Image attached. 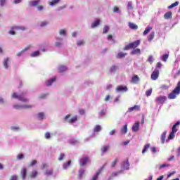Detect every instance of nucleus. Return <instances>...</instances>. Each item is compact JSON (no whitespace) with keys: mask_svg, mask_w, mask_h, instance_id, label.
Masks as SVG:
<instances>
[{"mask_svg":"<svg viewBox=\"0 0 180 180\" xmlns=\"http://www.w3.org/2000/svg\"><path fill=\"white\" fill-rule=\"evenodd\" d=\"M180 94V82L177 83L175 89L168 95L169 99H175L177 95Z\"/></svg>","mask_w":180,"mask_h":180,"instance_id":"1","label":"nucleus"},{"mask_svg":"<svg viewBox=\"0 0 180 180\" xmlns=\"http://www.w3.org/2000/svg\"><path fill=\"white\" fill-rule=\"evenodd\" d=\"M140 43H141L140 40H136L134 42L129 43L128 45L124 46V50H131V49H136L140 46Z\"/></svg>","mask_w":180,"mask_h":180,"instance_id":"2","label":"nucleus"},{"mask_svg":"<svg viewBox=\"0 0 180 180\" xmlns=\"http://www.w3.org/2000/svg\"><path fill=\"white\" fill-rule=\"evenodd\" d=\"M70 117H71V115L70 114L67 115L64 118L65 122H67L68 123H70V124H72V123H75V122L78 120V117L77 116H74L70 120H68L70 119Z\"/></svg>","mask_w":180,"mask_h":180,"instance_id":"3","label":"nucleus"},{"mask_svg":"<svg viewBox=\"0 0 180 180\" xmlns=\"http://www.w3.org/2000/svg\"><path fill=\"white\" fill-rule=\"evenodd\" d=\"M12 98H13L14 99H18V101H20L21 102H27L28 100L27 98H25L22 95H18L17 93H13L12 95Z\"/></svg>","mask_w":180,"mask_h":180,"instance_id":"4","label":"nucleus"},{"mask_svg":"<svg viewBox=\"0 0 180 180\" xmlns=\"http://www.w3.org/2000/svg\"><path fill=\"white\" fill-rule=\"evenodd\" d=\"M166 101H167V96H159L155 98V102L157 105H160V103L161 105H164V103H165Z\"/></svg>","mask_w":180,"mask_h":180,"instance_id":"5","label":"nucleus"},{"mask_svg":"<svg viewBox=\"0 0 180 180\" xmlns=\"http://www.w3.org/2000/svg\"><path fill=\"white\" fill-rule=\"evenodd\" d=\"M158 77H160V70L155 68L152 72L150 78L153 81H157V79H158Z\"/></svg>","mask_w":180,"mask_h":180,"instance_id":"6","label":"nucleus"},{"mask_svg":"<svg viewBox=\"0 0 180 180\" xmlns=\"http://www.w3.org/2000/svg\"><path fill=\"white\" fill-rule=\"evenodd\" d=\"M88 162H91V160L88 157H83L79 160V165L80 167H85Z\"/></svg>","mask_w":180,"mask_h":180,"instance_id":"7","label":"nucleus"},{"mask_svg":"<svg viewBox=\"0 0 180 180\" xmlns=\"http://www.w3.org/2000/svg\"><path fill=\"white\" fill-rule=\"evenodd\" d=\"M14 109H16L17 110H20L22 109H32V105H15L13 106Z\"/></svg>","mask_w":180,"mask_h":180,"instance_id":"8","label":"nucleus"},{"mask_svg":"<svg viewBox=\"0 0 180 180\" xmlns=\"http://www.w3.org/2000/svg\"><path fill=\"white\" fill-rule=\"evenodd\" d=\"M127 87L126 86L120 85L117 86L115 89L117 92H126L127 91Z\"/></svg>","mask_w":180,"mask_h":180,"instance_id":"9","label":"nucleus"},{"mask_svg":"<svg viewBox=\"0 0 180 180\" xmlns=\"http://www.w3.org/2000/svg\"><path fill=\"white\" fill-rule=\"evenodd\" d=\"M139 110H140V105H135L133 107H130L129 108H128L127 112L129 113H131V112L139 111Z\"/></svg>","mask_w":180,"mask_h":180,"instance_id":"10","label":"nucleus"},{"mask_svg":"<svg viewBox=\"0 0 180 180\" xmlns=\"http://www.w3.org/2000/svg\"><path fill=\"white\" fill-rule=\"evenodd\" d=\"M20 175L23 180L26 179V176H27V169L26 167H23L20 172Z\"/></svg>","mask_w":180,"mask_h":180,"instance_id":"11","label":"nucleus"},{"mask_svg":"<svg viewBox=\"0 0 180 180\" xmlns=\"http://www.w3.org/2000/svg\"><path fill=\"white\" fill-rule=\"evenodd\" d=\"M139 81H140V77H139V75H134L132 77L131 82V84H139Z\"/></svg>","mask_w":180,"mask_h":180,"instance_id":"12","label":"nucleus"},{"mask_svg":"<svg viewBox=\"0 0 180 180\" xmlns=\"http://www.w3.org/2000/svg\"><path fill=\"white\" fill-rule=\"evenodd\" d=\"M140 129V122H137L132 126V131H139Z\"/></svg>","mask_w":180,"mask_h":180,"instance_id":"13","label":"nucleus"},{"mask_svg":"<svg viewBox=\"0 0 180 180\" xmlns=\"http://www.w3.org/2000/svg\"><path fill=\"white\" fill-rule=\"evenodd\" d=\"M128 26L129 29H131L132 30H137V29H139V26L131 22L128 23Z\"/></svg>","mask_w":180,"mask_h":180,"instance_id":"14","label":"nucleus"},{"mask_svg":"<svg viewBox=\"0 0 180 180\" xmlns=\"http://www.w3.org/2000/svg\"><path fill=\"white\" fill-rule=\"evenodd\" d=\"M103 168H101L96 173V174L93 176L91 180H96L98 179V177L99 176V175H101V173L102 172Z\"/></svg>","mask_w":180,"mask_h":180,"instance_id":"15","label":"nucleus"},{"mask_svg":"<svg viewBox=\"0 0 180 180\" xmlns=\"http://www.w3.org/2000/svg\"><path fill=\"white\" fill-rule=\"evenodd\" d=\"M179 125H180V122L178 121L176 124L173 125L172 129V132L176 133V131H178V129H176V126H179Z\"/></svg>","mask_w":180,"mask_h":180,"instance_id":"16","label":"nucleus"},{"mask_svg":"<svg viewBox=\"0 0 180 180\" xmlns=\"http://www.w3.org/2000/svg\"><path fill=\"white\" fill-rule=\"evenodd\" d=\"M164 18L167 20L172 19V12L168 11L164 15Z\"/></svg>","mask_w":180,"mask_h":180,"instance_id":"17","label":"nucleus"},{"mask_svg":"<svg viewBox=\"0 0 180 180\" xmlns=\"http://www.w3.org/2000/svg\"><path fill=\"white\" fill-rule=\"evenodd\" d=\"M127 56V53L120 52L116 55V58H123Z\"/></svg>","mask_w":180,"mask_h":180,"instance_id":"18","label":"nucleus"},{"mask_svg":"<svg viewBox=\"0 0 180 180\" xmlns=\"http://www.w3.org/2000/svg\"><path fill=\"white\" fill-rule=\"evenodd\" d=\"M127 133V124H125L122 128H121V134H126Z\"/></svg>","mask_w":180,"mask_h":180,"instance_id":"19","label":"nucleus"},{"mask_svg":"<svg viewBox=\"0 0 180 180\" xmlns=\"http://www.w3.org/2000/svg\"><path fill=\"white\" fill-rule=\"evenodd\" d=\"M101 22L99 21L98 19H96L92 24H91V27L92 29L96 27L97 26H99Z\"/></svg>","mask_w":180,"mask_h":180,"instance_id":"20","label":"nucleus"},{"mask_svg":"<svg viewBox=\"0 0 180 180\" xmlns=\"http://www.w3.org/2000/svg\"><path fill=\"white\" fill-rule=\"evenodd\" d=\"M166 136H167V131H165L162 134V135H161V141H162V144H164V143H165Z\"/></svg>","mask_w":180,"mask_h":180,"instance_id":"21","label":"nucleus"},{"mask_svg":"<svg viewBox=\"0 0 180 180\" xmlns=\"http://www.w3.org/2000/svg\"><path fill=\"white\" fill-rule=\"evenodd\" d=\"M150 143L146 144L143 147V149L142 150V154H146V153H147V151H148V148H150Z\"/></svg>","mask_w":180,"mask_h":180,"instance_id":"22","label":"nucleus"},{"mask_svg":"<svg viewBox=\"0 0 180 180\" xmlns=\"http://www.w3.org/2000/svg\"><path fill=\"white\" fill-rule=\"evenodd\" d=\"M40 4V0H34L30 2V5H32V6H37Z\"/></svg>","mask_w":180,"mask_h":180,"instance_id":"23","label":"nucleus"},{"mask_svg":"<svg viewBox=\"0 0 180 180\" xmlns=\"http://www.w3.org/2000/svg\"><path fill=\"white\" fill-rule=\"evenodd\" d=\"M56 79V77H53L51 79L48 80L46 82L47 86H51V85H52L53 82H55Z\"/></svg>","mask_w":180,"mask_h":180,"instance_id":"24","label":"nucleus"},{"mask_svg":"<svg viewBox=\"0 0 180 180\" xmlns=\"http://www.w3.org/2000/svg\"><path fill=\"white\" fill-rule=\"evenodd\" d=\"M12 30H22V31H25L26 30V27H23V26H21V27H12Z\"/></svg>","mask_w":180,"mask_h":180,"instance_id":"25","label":"nucleus"},{"mask_svg":"<svg viewBox=\"0 0 180 180\" xmlns=\"http://www.w3.org/2000/svg\"><path fill=\"white\" fill-rule=\"evenodd\" d=\"M39 172H37V170H34L31 172L30 176V178H36V176H37Z\"/></svg>","mask_w":180,"mask_h":180,"instance_id":"26","label":"nucleus"},{"mask_svg":"<svg viewBox=\"0 0 180 180\" xmlns=\"http://www.w3.org/2000/svg\"><path fill=\"white\" fill-rule=\"evenodd\" d=\"M109 148H110V147L109 146H104L101 148V151L103 153H106L107 151H109Z\"/></svg>","mask_w":180,"mask_h":180,"instance_id":"27","label":"nucleus"},{"mask_svg":"<svg viewBox=\"0 0 180 180\" xmlns=\"http://www.w3.org/2000/svg\"><path fill=\"white\" fill-rule=\"evenodd\" d=\"M101 130H102V127H101V125H99V124H97L94 127V131L95 133H98V132L101 131Z\"/></svg>","mask_w":180,"mask_h":180,"instance_id":"28","label":"nucleus"},{"mask_svg":"<svg viewBox=\"0 0 180 180\" xmlns=\"http://www.w3.org/2000/svg\"><path fill=\"white\" fill-rule=\"evenodd\" d=\"M155 36V33L154 32H151L150 35L148 37V41H153L154 37Z\"/></svg>","mask_w":180,"mask_h":180,"instance_id":"29","label":"nucleus"},{"mask_svg":"<svg viewBox=\"0 0 180 180\" xmlns=\"http://www.w3.org/2000/svg\"><path fill=\"white\" fill-rule=\"evenodd\" d=\"M153 30V27H147L143 32V36L148 34V33L150 32V30Z\"/></svg>","mask_w":180,"mask_h":180,"instance_id":"30","label":"nucleus"},{"mask_svg":"<svg viewBox=\"0 0 180 180\" xmlns=\"http://www.w3.org/2000/svg\"><path fill=\"white\" fill-rule=\"evenodd\" d=\"M179 5V1H175L168 6V9H172V8H175V6H178Z\"/></svg>","mask_w":180,"mask_h":180,"instance_id":"31","label":"nucleus"},{"mask_svg":"<svg viewBox=\"0 0 180 180\" xmlns=\"http://www.w3.org/2000/svg\"><path fill=\"white\" fill-rule=\"evenodd\" d=\"M141 53V51H140V49H134L131 52V54L134 56L135 54H140Z\"/></svg>","mask_w":180,"mask_h":180,"instance_id":"32","label":"nucleus"},{"mask_svg":"<svg viewBox=\"0 0 180 180\" xmlns=\"http://www.w3.org/2000/svg\"><path fill=\"white\" fill-rule=\"evenodd\" d=\"M129 160H127V161L124 162L122 164V167L124 169H129Z\"/></svg>","mask_w":180,"mask_h":180,"instance_id":"33","label":"nucleus"},{"mask_svg":"<svg viewBox=\"0 0 180 180\" xmlns=\"http://www.w3.org/2000/svg\"><path fill=\"white\" fill-rule=\"evenodd\" d=\"M169 57V55L167 53L162 55V61L164 63H167V60H168V58Z\"/></svg>","mask_w":180,"mask_h":180,"instance_id":"34","label":"nucleus"},{"mask_svg":"<svg viewBox=\"0 0 180 180\" xmlns=\"http://www.w3.org/2000/svg\"><path fill=\"white\" fill-rule=\"evenodd\" d=\"M29 49H30V46L25 48V49H23L22 51H21L20 52H18L17 53V56L18 57H20V56H22V54L24 53L26 51L29 50Z\"/></svg>","mask_w":180,"mask_h":180,"instance_id":"35","label":"nucleus"},{"mask_svg":"<svg viewBox=\"0 0 180 180\" xmlns=\"http://www.w3.org/2000/svg\"><path fill=\"white\" fill-rule=\"evenodd\" d=\"M59 72H64V71H67V67L64 65H60L58 68Z\"/></svg>","mask_w":180,"mask_h":180,"instance_id":"36","label":"nucleus"},{"mask_svg":"<svg viewBox=\"0 0 180 180\" xmlns=\"http://www.w3.org/2000/svg\"><path fill=\"white\" fill-rule=\"evenodd\" d=\"M9 63V58H7L6 59H4V67L6 69L8 68L9 66H8V63Z\"/></svg>","mask_w":180,"mask_h":180,"instance_id":"37","label":"nucleus"},{"mask_svg":"<svg viewBox=\"0 0 180 180\" xmlns=\"http://www.w3.org/2000/svg\"><path fill=\"white\" fill-rule=\"evenodd\" d=\"M37 117H38L39 120H43L44 119V112L38 113Z\"/></svg>","mask_w":180,"mask_h":180,"instance_id":"38","label":"nucleus"},{"mask_svg":"<svg viewBox=\"0 0 180 180\" xmlns=\"http://www.w3.org/2000/svg\"><path fill=\"white\" fill-rule=\"evenodd\" d=\"M58 2H60V0H52V1L49 2V5H51V6H53V5H57Z\"/></svg>","mask_w":180,"mask_h":180,"instance_id":"39","label":"nucleus"},{"mask_svg":"<svg viewBox=\"0 0 180 180\" xmlns=\"http://www.w3.org/2000/svg\"><path fill=\"white\" fill-rule=\"evenodd\" d=\"M36 164H37V160H32V161L28 165V167H34V165H36Z\"/></svg>","mask_w":180,"mask_h":180,"instance_id":"40","label":"nucleus"},{"mask_svg":"<svg viewBox=\"0 0 180 180\" xmlns=\"http://www.w3.org/2000/svg\"><path fill=\"white\" fill-rule=\"evenodd\" d=\"M175 137V132H171L168 136V140H172Z\"/></svg>","mask_w":180,"mask_h":180,"instance_id":"41","label":"nucleus"},{"mask_svg":"<svg viewBox=\"0 0 180 180\" xmlns=\"http://www.w3.org/2000/svg\"><path fill=\"white\" fill-rule=\"evenodd\" d=\"M70 165H71V160H69L67 163H65L63 165L64 169L68 168V167H70Z\"/></svg>","mask_w":180,"mask_h":180,"instance_id":"42","label":"nucleus"},{"mask_svg":"<svg viewBox=\"0 0 180 180\" xmlns=\"http://www.w3.org/2000/svg\"><path fill=\"white\" fill-rule=\"evenodd\" d=\"M151 94H153V89H150L149 90H147L146 91V96H151Z\"/></svg>","mask_w":180,"mask_h":180,"instance_id":"43","label":"nucleus"},{"mask_svg":"<svg viewBox=\"0 0 180 180\" xmlns=\"http://www.w3.org/2000/svg\"><path fill=\"white\" fill-rule=\"evenodd\" d=\"M40 54L39 51H36L31 54V57H37Z\"/></svg>","mask_w":180,"mask_h":180,"instance_id":"44","label":"nucleus"},{"mask_svg":"<svg viewBox=\"0 0 180 180\" xmlns=\"http://www.w3.org/2000/svg\"><path fill=\"white\" fill-rule=\"evenodd\" d=\"M113 12L115 13H120V9L117 6H115L113 8Z\"/></svg>","mask_w":180,"mask_h":180,"instance_id":"45","label":"nucleus"},{"mask_svg":"<svg viewBox=\"0 0 180 180\" xmlns=\"http://www.w3.org/2000/svg\"><path fill=\"white\" fill-rule=\"evenodd\" d=\"M109 32V27L108 26H105L103 30V33L105 34V33H108Z\"/></svg>","mask_w":180,"mask_h":180,"instance_id":"46","label":"nucleus"},{"mask_svg":"<svg viewBox=\"0 0 180 180\" xmlns=\"http://www.w3.org/2000/svg\"><path fill=\"white\" fill-rule=\"evenodd\" d=\"M59 33L60 35L67 36V31H65V30H60Z\"/></svg>","mask_w":180,"mask_h":180,"instance_id":"47","label":"nucleus"},{"mask_svg":"<svg viewBox=\"0 0 180 180\" xmlns=\"http://www.w3.org/2000/svg\"><path fill=\"white\" fill-rule=\"evenodd\" d=\"M148 63H150V64H153V61H154V58L153 57V56H150L148 57Z\"/></svg>","mask_w":180,"mask_h":180,"instance_id":"48","label":"nucleus"},{"mask_svg":"<svg viewBox=\"0 0 180 180\" xmlns=\"http://www.w3.org/2000/svg\"><path fill=\"white\" fill-rule=\"evenodd\" d=\"M64 157H65L64 153H60V155L58 158V161H63V160H64Z\"/></svg>","mask_w":180,"mask_h":180,"instance_id":"49","label":"nucleus"},{"mask_svg":"<svg viewBox=\"0 0 180 180\" xmlns=\"http://www.w3.org/2000/svg\"><path fill=\"white\" fill-rule=\"evenodd\" d=\"M46 175H53V169L46 170Z\"/></svg>","mask_w":180,"mask_h":180,"instance_id":"50","label":"nucleus"},{"mask_svg":"<svg viewBox=\"0 0 180 180\" xmlns=\"http://www.w3.org/2000/svg\"><path fill=\"white\" fill-rule=\"evenodd\" d=\"M161 89H163V90H167L168 89V85H166V84H163L160 86Z\"/></svg>","mask_w":180,"mask_h":180,"instance_id":"51","label":"nucleus"},{"mask_svg":"<svg viewBox=\"0 0 180 180\" xmlns=\"http://www.w3.org/2000/svg\"><path fill=\"white\" fill-rule=\"evenodd\" d=\"M47 25H49V22H47L46 21L42 22L41 23V27H44V26H47Z\"/></svg>","mask_w":180,"mask_h":180,"instance_id":"52","label":"nucleus"},{"mask_svg":"<svg viewBox=\"0 0 180 180\" xmlns=\"http://www.w3.org/2000/svg\"><path fill=\"white\" fill-rule=\"evenodd\" d=\"M161 67H162V64L161 63V62H158L156 64V68H161Z\"/></svg>","mask_w":180,"mask_h":180,"instance_id":"53","label":"nucleus"},{"mask_svg":"<svg viewBox=\"0 0 180 180\" xmlns=\"http://www.w3.org/2000/svg\"><path fill=\"white\" fill-rule=\"evenodd\" d=\"M105 112H106V110H102L100 112V116H105Z\"/></svg>","mask_w":180,"mask_h":180,"instance_id":"54","label":"nucleus"},{"mask_svg":"<svg viewBox=\"0 0 180 180\" xmlns=\"http://www.w3.org/2000/svg\"><path fill=\"white\" fill-rule=\"evenodd\" d=\"M50 137H51V136L50 135V132H46L45 134V139H50Z\"/></svg>","mask_w":180,"mask_h":180,"instance_id":"55","label":"nucleus"},{"mask_svg":"<svg viewBox=\"0 0 180 180\" xmlns=\"http://www.w3.org/2000/svg\"><path fill=\"white\" fill-rule=\"evenodd\" d=\"M23 158H24L23 154H19L17 156L18 160H22Z\"/></svg>","mask_w":180,"mask_h":180,"instance_id":"56","label":"nucleus"},{"mask_svg":"<svg viewBox=\"0 0 180 180\" xmlns=\"http://www.w3.org/2000/svg\"><path fill=\"white\" fill-rule=\"evenodd\" d=\"M10 180H18V176L16 175L11 176Z\"/></svg>","mask_w":180,"mask_h":180,"instance_id":"57","label":"nucleus"},{"mask_svg":"<svg viewBox=\"0 0 180 180\" xmlns=\"http://www.w3.org/2000/svg\"><path fill=\"white\" fill-rule=\"evenodd\" d=\"M150 150L152 151V153H157V148L155 147L150 148Z\"/></svg>","mask_w":180,"mask_h":180,"instance_id":"58","label":"nucleus"},{"mask_svg":"<svg viewBox=\"0 0 180 180\" xmlns=\"http://www.w3.org/2000/svg\"><path fill=\"white\" fill-rule=\"evenodd\" d=\"M84 170L79 171V176L80 179H81V178H82V175H84Z\"/></svg>","mask_w":180,"mask_h":180,"instance_id":"59","label":"nucleus"},{"mask_svg":"<svg viewBox=\"0 0 180 180\" xmlns=\"http://www.w3.org/2000/svg\"><path fill=\"white\" fill-rule=\"evenodd\" d=\"M5 2H6V0H0L1 6H4V5H5Z\"/></svg>","mask_w":180,"mask_h":180,"instance_id":"60","label":"nucleus"},{"mask_svg":"<svg viewBox=\"0 0 180 180\" xmlns=\"http://www.w3.org/2000/svg\"><path fill=\"white\" fill-rule=\"evenodd\" d=\"M77 46H84V41H77Z\"/></svg>","mask_w":180,"mask_h":180,"instance_id":"61","label":"nucleus"},{"mask_svg":"<svg viewBox=\"0 0 180 180\" xmlns=\"http://www.w3.org/2000/svg\"><path fill=\"white\" fill-rule=\"evenodd\" d=\"M61 44H62L61 42H56L55 46L56 47H60L61 46Z\"/></svg>","mask_w":180,"mask_h":180,"instance_id":"62","label":"nucleus"},{"mask_svg":"<svg viewBox=\"0 0 180 180\" xmlns=\"http://www.w3.org/2000/svg\"><path fill=\"white\" fill-rule=\"evenodd\" d=\"M165 167H169V165L163 164L160 166V168H165Z\"/></svg>","mask_w":180,"mask_h":180,"instance_id":"63","label":"nucleus"},{"mask_svg":"<svg viewBox=\"0 0 180 180\" xmlns=\"http://www.w3.org/2000/svg\"><path fill=\"white\" fill-rule=\"evenodd\" d=\"M38 11H43V9H44V8L43 7V6H39L37 7Z\"/></svg>","mask_w":180,"mask_h":180,"instance_id":"64","label":"nucleus"}]
</instances>
